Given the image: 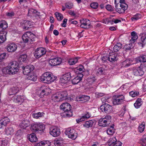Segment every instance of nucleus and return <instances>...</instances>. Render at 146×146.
<instances>
[{"instance_id":"53","label":"nucleus","mask_w":146,"mask_h":146,"mask_svg":"<svg viewBox=\"0 0 146 146\" xmlns=\"http://www.w3.org/2000/svg\"><path fill=\"white\" fill-rule=\"evenodd\" d=\"M129 95L132 97H135L139 94V92H129Z\"/></svg>"},{"instance_id":"32","label":"nucleus","mask_w":146,"mask_h":146,"mask_svg":"<svg viewBox=\"0 0 146 146\" xmlns=\"http://www.w3.org/2000/svg\"><path fill=\"white\" fill-rule=\"evenodd\" d=\"M131 61H132V60H131L129 59H126L122 62L123 66L124 67L129 66L131 64Z\"/></svg>"},{"instance_id":"57","label":"nucleus","mask_w":146,"mask_h":146,"mask_svg":"<svg viewBox=\"0 0 146 146\" xmlns=\"http://www.w3.org/2000/svg\"><path fill=\"white\" fill-rule=\"evenodd\" d=\"M8 142L7 140H4L2 141L1 146H7L8 144Z\"/></svg>"},{"instance_id":"21","label":"nucleus","mask_w":146,"mask_h":146,"mask_svg":"<svg viewBox=\"0 0 146 146\" xmlns=\"http://www.w3.org/2000/svg\"><path fill=\"white\" fill-rule=\"evenodd\" d=\"M7 27V24L5 21H0V32L3 33Z\"/></svg>"},{"instance_id":"42","label":"nucleus","mask_w":146,"mask_h":146,"mask_svg":"<svg viewBox=\"0 0 146 146\" xmlns=\"http://www.w3.org/2000/svg\"><path fill=\"white\" fill-rule=\"evenodd\" d=\"M96 80L95 77L94 76L90 77L87 79V82L89 84H91L94 82Z\"/></svg>"},{"instance_id":"62","label":"nucleus","mask_w":146,"mask_h":146,"mask_svg":"<svg viewBox=\"0 0 146 146\" xmlns=\"http://www.w3.org/2000/svg\"><path fill=\"white\" fill-rule=\"evenodd\" d=\"M6 56V53H3L0 54V60H3L5 59Z\"/></svg>"},{"instance_id":"31","label":"nucleus","mask_w":146,"mask_h":146,"mask_svg":"<svg viewBox=\"0 0 146 146\" xmlns=\"http://www.w3.org/2000/svg\"><path fill=\"white\" fill-rule=\"evenodd\" d=\"M142 104V102L141 98H138L134 104V105L135 107L136 108H138Z\"/></svg>"},{"instance_id":"39","label":"nucleus","mask_w":146,"mask_h":146,"mask_svg":"<svg viewBox=\"0 0 146 146\" xmlns=\"http://www.w3.org/2000/svg\"><path fill=\"white\" fill-rule=\"evenodd\" d=\"M44 113L43 112H38L36 113H33L32 114L33 117L37 119L40 117L43 116Z\"/></svg>"},{"instance_id":"55","label":"nucleus","mask_w":146,"mask_h":146,"mask_svg":"<svg viewBox=\"0 0 146 146\" xmlns=\"http://www.w3.org/2000/svg\"><path fill=\"white\" fill-rule=\"evenodd\" d=\"M140 143L142 146H146V138H142L140 141Z\"/></svg>"},{"instance_id":"30","label":"nucleus","mask_w":146,"mask_h":146,"mask_svg":"<svg viewBox=\"0 0 146 146\" xmlns=\"http://www.w3.org/2000/svg\"><path fill=\"white\" fill-rule=\"evenodd\" d=\"M122 48V44L120 43H117L113 47V50L115 52H117Z\"/></svg>"},{"instance_id":"47","label":"nucleus","mask_w":146,"mask_h":146,"mask_svg":"<svg viewBox=\"0 0 146 146\" xmlns=\"http://www.w3.org/2000/svg\"><path fill=\"white\" fill-rule=\"evenodd\" d=\"M45 129V127L43 124H38V131H43Z\"/></svg>"},{"instance_id":"52","label":"nucleus","mask_w":146,"mask_h":146,"mask_svg":"<svg viewBox=\"0 0 146 146\" xmlns=\"http://www.w3.org/2000/svg\"><path fill=\"white\" fill-rule=\"evenodd\" d=\"M90 7L94 9H96L98 7V4L97 2H93L90 4Z\"/></svg>"},{"instance_id":"13","label":"nucleus","mask_w":146,"mask_h":146,"mask_svg":"<svg viewBox=\"0 0 146 146\" xmlns=\"http://www.w3.org/2000/svg\"><path fill=\"white\" fill-rule=\"evenodd\" d=\"M91 117L90 114L88 112L86 111L82 115L81 117L76 119L77 123H79L82 121H84L89 118Z\"/></svg>"},{"instance_id":"45","label":"nucleus","mask_w":146,"mask_h":146,"mask_svg":"<svg viewBox=\"0 0 146 146\" xmlns=\"http://www.w3.org/2000/svg\"><path fill=\"white\" fill-rule=\"evenodd\" d=\"M145 123L143 122L139 127V130L140 133L142 132L145 129Z\"/></svg>"},{"instance_id":"61","label":"nucleus","mask_w":146,"mask_h":146,"mask_svg":"<svg viewBox=\"0 0 146 146\" xmlns=\"http://www.w3.org/2000/svg\"><path fill=\"white\" fill-rule=\"evenodd\" d=\"M106 9L109 11H113V9L111 6L110 5H107L106 7Z\"/></svg>"},{"instance_id":"48","label":"nucleus","mask_w":146,"mask_h":146,"mask_svg":"<svg viewBox=\"0 0 146 146\" xmlns=\"http://www.w3.org/2000/svg\"><path fill=\"white\" fill-rule=\"evenodd\" d=\"M27 56L26 54H23L21 55L19 58V60L21 62L25 61L26 60Z\"/></svg>"},{"instance_id":"38","label":"nucleus","mask_w":146,"mask_h":146,"mask_svg":"<svg viewBox=\"0 0 146 146\" xmlns=\"http://www.w3.org/2000/svg\"><path fill=\"white\" fill-rule=\"evenodd\" d=\"M117 142V141L115 137L110 138L108 141L109 146H113V144H115Z\"/></svg>"},{"instance_id":"56","label":"nucleus","mask_w":146,"mask_h":146,"mask_svg":"<svg viewBox=\"0 0 146 146\" xmlns=\"http://www.w3.org/2000/svg\"><path fill=\"white\" fill-rule=\"evenodd\" d=\"M95 94L96 98H100L104 95L103 93L99 92H96Z\"/></svg>"},{"instance_id":"43","label":"nucleus","mask_w":146,"mask_h":146,"mask_svg":"<svg viewBox=\"0 0 146 146\" xmlns=\"http://www.w3.org/2000/svg\"><path fill=\"white\" fill-rule=\"evenodd\" d=\"M132 45L131 44H126L124 46L123 49L124 50L126 51L130 50L132 48Z\"/></svg>"},{"instance_id":"4","label":"nucleus","mask_w":146,"mask_h":146,"mask_svg":"<svg viewBox=\"0 0 146 146\" xmlns=\"http://www.w3.org/2000/svg\"><path fill=\"white\" fill-rule=\"evenodd\" d=\"M61 109L64 112V115L67 117H70L72 115L71 110V106L68 103H65L61 104L60 106Z\"/></svg>"},{"instance_id":"40","label":"nucleus","mask_w":146,"mask_h":146,"mask_svg":"<svg viewBox=\"0 0 146 146\" xmlns=\"http://www.w3.org/2000/svg\"><path fill=\"white\" fill-rule=\"evenodd\" d=\"M129 84L128 83L125 84L121 87L119 88V90H124L126 91L128 90L129 88Z\"/></svg>"},{"instance_id":"25","label":"nucleus","mask_w":146,"mask_h":146,"mask_svg":"<svg viewBox=\"0 0 146 146\" xmlns=\"http://www.w3.org/2000/svg\"><path fill=\"white\" fill-rule=\"evenodd\" d=\"M114 125L110 126L107 130V133L109 135H113L115 132V129L114 128Z\"/></svg>"},{"instance_id":"26","label":"nucleus","mask_w":146,"mask_h":146,"mask_svg":"<svg viewBox=\"0 0 146 146\" xmlns=\"http://www.w3.org/2000/svg\"><path fill=\"white\" fill-rule=\"evenodd\" d=\"M29 139L31 142H36L37 140V137L34 133L31 134L29 137Z\"/></svg>"},{"instance_id":"5","label":"nucleus","mask_w":146,"mask_h":146,"mask_svg":"<svg viewBox=\"0 0 146 146\" xmlns=\"http://www.w3.org/2000/svg\"><path fill=\"white\" fill-rule=\"evenodd\" d=\"M111 121V116L108 115L103 118L100 119L98 121V125L99 126L106 127L108 126L110 123Z\"/></svg>"},{"instance_id":"11","label":"nucleus","mask_w":146,"mask_h":146,"mask_svg":"<svg viewBox=\"0 0 146 146\" xmlns=\"http://www.w3.org/2000/svg\"><path fill=\"white\" fill-rule=\"evenodd\" d=\"M67 96V92H57L56 95H54L53 97L59 99V101L66 99Z\"/></svg>"},{"instance_id":"28","label":"nucleus","mask_w":146,"mask_h":146,"mask_svg":"<svg viewBox=\"0 0 146 146\" xmlns=\"http://www.w3.org/2000/svg\"><path fill=\"white\" fill-rule=\"evenodd\" d=\"M5 131L7 135H11L13 133L14 129L12 127H7L5 129Z\"/></svg>"},{"instance_id":"7","label":"nucleus","mask_w":146,"mask_h":146,"mask_svg":"<svg viewBox=\"0 0 146 146\" xmlns=\"http://www.w3.org/2000/svg\"><path fill=\"white\" fill-rule=\"evenodd\" d=\"M125 98L122 95H116L113 97V104L115 105L121 104L124 101Z\"/></svg>"},{"instance_id":"12","label":"nucleus","mask_w":146,"mask_h":146,"mask_svg":"<svg viewBox=\"0 0 146 146\" xmlns=\"http://www.w3.org/2000/svg\"><path fill=\"white\" fill-rule=\"evenodd\" d=\"M81 27L84 28L88 29L90 27L91 23L90 20L88 19H82L80 20Z\"/></svg>"},{"instance_id":"64","label":"nucleus","mask_w":146,"mask_h":146,"mask_svg":"<svg viewBox=\"0 0 146 146\" xmlns=\"http://www.w3.org/2000/svg\"><path fill=\"white\" fill-rule=\"evenodd\" d=\"M121 142L118 141L115 144H113V146H121Z\"/></svg>"},{"instance_id":"2","label":"nucleus","mask_w":146,"mask_h":146,"mask_svg":"<svg viewBox=\"0 0 146 146\" xmlns=\"http://www.w3.org/2000/svg\"><path fill=\"white\" fill-rule=\"evenodd\" d=\"M116 11L119 14L124 13L128 8V5L124 0H114Z\"/></svg>"},{"instance_id":"17","label":"nucleus","mask_w":146,"mask_h":146,"mask_svg":"<svg viewBox=\"0 0 146 146\" xmlns=\"http://www.w3.org/2000/svg\"><path fill=\"white\" fill-rule=\"evenodd\" d=\"M50 133L54 137L58 136L60 133V129L56 127L52 128L50 129Z\"/></svg>"},{"instance_id":"44","label":"nucleus","mask_w":146,"mask_h":146,"mask_svg":"<svg viewBox=\"0 0 146 146\" xmlns=\"http://www.w3.org/2000/svg\"><path fill=\"white\" fill-rule=\"evenodd\" d=\"M55 14L58 20L59 21H61L63 18V15L59 13L56 12L55 13Z\"/></svg>"},{"instance_id":"20","label":"nucleus","mask_w":146,"mask_h":146,"mask_svg":"<svg viewBox=\"0 0 146 146\" xmlns=\"http://www.w3.org/2000/svg\"><path fill=\"white\" fill-rule=\"evenodd\" d=\"M118 56L117 54H114L113 52L109 53L108 56L109 61L110 62H114L118 59Z\"/></svg>"},{"instance_id":"9","label":"nucleus","mask_w":146,"mask_h":146,"mask_svg":"<svg viewBox=\"0 0 146 146\" xmlns=\"http://www.w3.org/2000/svg\"><path fill=\"white\" fill-rule=\"evenodd\" d=\"M100 109L102 111L106 113H110L112 111V106L106 103L104 104L101 106Z\"/></svg>"},{"instance_id":"3","label":"nucleus","mask_w":146,"mask_h":146,"mask_svg":"<svg viewBox=\"0 0 146 146\" xmlns=\"http://www.w3.org/2000/svg\"><path fill=\"white\" fill-rule=\"evenodd\" d=\"M56 78V77L53 75L51 73L46 72L41 76V80L44 83L50 84L54 82Z\"/></svg>"},{"instance_id":"23","label":"nucleus","mask_w":146,"mask_h":146,"mask_svg":"<svg viewBox=\"0 0 146 146\" xmlns=\"http://www.w3.org/2000/svg\"><path fill=\"white\" fill-rule=\"evenodd\" d=\"M29 125V122L27 119L23 120L19 125L20 127L23 129H25Z\"/></svg>"},{"instance_id":"37","label":"nucleus","mask_w":146,"mask_h":146,"mask_svg":"<svg viewBox=\"0 0 146 146\" xmlns=\"http://www.w3.org/2000/svg\"><path fill=\"white\" fill-rule=\"evenodd\" d=\"M30 129L33 132L38 131V124L35 123L32 124L31 125Z\"/></svg>"},{"instance_id":"19","label":"nucleus","mask_w":146,"mask_h":146,"mask_svg":"<svg viewBox=\"0 0 146 146\" xmlns=\"http://www.w3.org/2000/svg\"><path fill=\"white\" fill-rule=\"evenodd\" d=\"M10 120L7 117L0 119V128L6 126L10 122Z\"/></svg>"},{"instance_id":"22","label":"nucleus","mask_w":146,"mask_h":146,"mask_svg":"<svg viewBox=\"0 0 146 146\" xmlns=\"http://www.w3.org/2000/svg\"><path fill=\"white\" fill-rule=\"evenodd\" d=\"M94 121H95L94 120L86 121L83 124V126L84 127L86 128H91L92 127Z\"/></svg>"},{"instance_id":"46","label":"nucleus","mask_w":146,"mask_h":146,"mask_svg":"<svg viewBox=\"0 0 146 146\" xmlns=\"http://www.w3.org/2000/svg\"><path fill=\"white\" fill-rule=\"evenodd\" d=\"M63 143L62 141L60 140H57L54 142V144L55 146H60Z\"/></svg>"},{"instance_id":"58","label":"nucleus","mask_w":146,"mask_h":146,"mask_svg":"<svg viewBox=\"0 0 146 146\" xmlns=\"http://www.w3.org/2000/svg\"><path fill=\"white\" fill-rule=\"evenodd\" d=\"M140 67L142 68L144 70H146V61L142 62Z\"/></svg>"},{"instance_id":"14","label":"nucleus","mask_w":146,"mask_h":146,"mask_svg":"<svg viewBox=\"0 0 146 146\" xmlns=\"http://www.w3.org/2000/svg\"><path fill=\"white\" fill-rule=\"evenodd\" d=\"M62 61L61 58H56L50 59L49 60V63L52 66H55L60 64Z\"/></svg>"},{"instance_id":"34","label":"nucleus","mask_w":146,"mask_h":146,"mask_svg":"<svg viewBox=\"0 0 146 146\" xmlns=\"http://www.w3.org/2000/svg\"><path fill=\"white\" fill-rule=\"evenodd\" d=\"M78 60V57L71 58L69 60L68 63L70 65H72L75 64L77 62Z\"/></svg>"},{"instance_id":"36","label":"nucleus","mask_w":146,"mask_h":146,"mask_svg":"<svg viewBox=\"0 0 146 146\" xmlns=\"http://www.w3.org/2000/svg\"><path fill=\"white\" fill-rule=\"evenodd\" d=\"M81 80V77L77 76L72 80V83L74 84H78Z\"/></svg>"},{"instance_id":"15","label":"nucleus","mask_w":146,"mask_h":146,"mask_svg":"<svg viewBox=\"0 0 146 146\" xmlns=\"http://www.w3.org/2000/svg\"><path fill=\"white\" fill-rule=\"evenodd\" d=\"M34 68V66L30 64L25 66L23 69V72L24 75H28L31 73Z\"/></svg>"},{"instance_id":"8","label":"nucleus","mask_w":146,"mask_h":146,"mask_svg":"<svg viewBox=\"0 0 146 146\" xmlns=\"http://www.w3.org/2000/svg\"><path fill=\"white\" fill-rule=\"evenodd\" d=\"M65 133L66 135L68 136L69 138L72 139H76L77 136V133L76 132L74 129L70 128H68L66 129Z\"/></svg>"},{"instance_id":"1","label":"nucleus","mask_w":146,"mask_h":146,"mask_svg":"<svg viewBox=\"0 0 146 146\" xmlns=\"http://www.w3.org/2000/svg\"><path fill=\"white\" fill-rule=\"evenodd\" d=\"M19 68L18 63L16 61H13L10 62L8 66L3 68L2 71L5 75L7 74L12 75L17 72Z\"/></svg>"},{"instance_id":"16","label":"nucleus","mask_w":146,"mask_h":146,"mask_svg":"<svg viewBox=\"0 0 146 146\" xmlns=\"http://www.w3.org/2000/svg\"><path fill=\"white\" fill-rule=\"evenodd\" d=\"M133 71L134 74L136 76H141L144 73V70L140 66L138 68H133Z\"/></svg>"},{"instance_id":"41","label":"nucleus","mask_w":146,"mask_h":146,"mask_svg":"<svg viewBox=\"0 0 146 146\" xmlns=\"http://www.w3.org/2000/svg\"><path fill=\"white\" fill-rule=\"evenodd\" d=\"M141 15L140 14H137L131 17V19L132 21H134L139 19L141 18Z\"/></svg>"},{"instance_id":"27","label":"nucleus","mask_w":146,"mask_h":146,"mask_svg":"<svg viewBox=\"0 0 146 146\" xmlns=\"http://www.w3.org/2000/svg\"><path fill=\"white\" fill-rule=\"evenodd\" d=\"M7 34L6 31H4L3 33L0 34V44L3 43L6 40V35Z\"/></svg>"},{"instance_id":"49","label":"nucleus","mask_w":146,"mask_h":146,"mask_svg":"<svg viewBox=\"0 0 146 146\" xmlns=\"http://www.w3.org/2000/svg\"><path fill=\"white\" fill-rule=\"evenodd\" d=\"M71 73L70 72H68L65 74L63 76L64 77V79H67L68 81L70 79L71 77Z\"/></svg>"},{"instance_id":"60","label":"nucleus","mask_w":146,"mask_h":146,"mask_svg":"<svg viewBox=\"0 0 146 146\" xmlns=\"http://www.w3.org/2000/svg\"><path fill=\"white\" fill-rule=\"evenodd\" d=\"M67 21V19H64L63 21V23L61 24V26L64 27H66V23Z\"/></svg>"},{"instance_id":"50","label":"nucleus","mask_w":146,"mask_h":146,"mask_svg":"<svg viewBox=\"0 0 146 146\" xmlns=\"http://www.w3.org/2000/svg\"><path fill=\"white\" fill-rule=\"evenodd\" d=\"M146 39V34L145 33H144L143 34L142 36L141 37V39L142 42L141 44H142V47H143V44L144 45L145 44V42H144L145 40Z\"/></svg>"},{"instance_id":"63","label":"nucleus","mask_w":146,"mask_h":146,"mask_svg":"<svg viewBox=\"0 0 146 146\" xmlns=\"http://www.w3.org/2000/svg\"><path fill=\"white\" fill-rule=\"evenodd\" d=\"M102 60L104 62H107V60H109L108 57L106 56H103L101 58Z\"/></svg>"},{"instance_id":"33","label":"nucleus","mask_w":146,"mask_h":146,"mask_svg":"<svg viewBox=\"0 0 146 146\" xmlns=\"http://www.w3.org/2000/svg\"><path fill=\"white\" fill-rule=\"evenodd\" d=\"M28 78L29 80L34 81H35L37 79L36 76L35 75V74L32 72L29 74L28 75Z\"/></svg>"},{"instance_id":"24","label":"nucleus","mask_w":146,"mask_h":146,"mask_svg":"<svg viewBox=\"0 0 146 146\" xmlns=\"http://www.w3.org/2000/svg\"><path fill=\"white\" fill-rule=\"evenodd\" d=\"M90 98V97L89 96L86 95L80 96L77 98L78 101H84V102L88 101Z\"/></svg>"},{"instance_id":"6","label":"nucleus","mask_w":146,"mask_h":146,"mask_svg":"<svg viewBox=\"0 0 146 146\" xmlns=\"http://www.w3.org/2000/svg\"><path fill=\"white\" fill-rule=\"evenodd\" d=\"M35 35L31 32L29 31L26 32L22 36V38L25 43L28 42L31 43L35 40Z\"/></svg>"},{"instance_id":"18","label":"nucleus","mask_w":146,"mask_h":146,"mask_svg":"<svg viewBox=\"0 0 146 146\" xmlns=\"http://www.w3.org/2000/svg\"><path fill=\"white\" fill-rule=\"evenodd\" d=\"M17 48V45L14 43L8 44L7 46V50L9 52H15Z\"/></svg>"},{"instance_id":"51","label":"nucleus","mask_w":146,"mask_h":146,"mask_svg":"<svg viewBox=\"0 0 146 146\" xmlns=\"http://www.w3.org/2000/svg\"><path fill=\"white\" fill-rule=\"evenodd\" d=\"M65 6L66 8L70 9L72 8L73 4L72 3L68 2L65 3Z\"/></svg>"},{"instance_id":"29","label":"nucleus","mask_w":146,"mask_h":146,"mask_svg":"<svg viewBox=\"0 0 146 146\" xmlns=\"http://www.w3.org/2000/svg\"><path fill=\"white\" fill-rule=\"evenodd\" d=\"M136 59L137 62H143L146 61V55H141L140 56L137 57Z\"/></svg>"},{"instance_id":"54","label":"nucleus","mask_w":146,"mask_h":146,"mask_svg":"<svg viewBox=\"0 0 146 146\" xmlns=\"http://www.w3.org/2000/svg\"><path fill=\"white\" fill-rule=\"evenodd\" d=\"M47 142V141H41L35 144L36 146H43Z\"/></svg>"},{"instance_id":"10","label":"nucleus","mask_w":146,"mask_h":146,"mask_svg":"<svg viewBox=\"0 0 146 146\" xmlns=\"http://www.w3.org/2000/svg\"><path fill=\"white\" fill-rule=\"evenodd\" d=\"M46 51L44 48L40 47L36 48L34 53L35 57L36 58H39L45 54Z\"/></svg>"},{"instance_id":"35","label":"nucleus","mask_w":146,"mask_h":146,"mask_svg":"<svg viewBox=\"0 0 146 146\" xmlns=\"http://www.w3.org/2000/svg\"><path fill=\"white\" fill-rule=\"evenodd\" d=\"M23 98V97L20 96H18L15 98L14 100L15 102L20 103L21 104L24 101V100Z\"/></svg>"},{"instance_id":"59","label":"nucleus","mask_w":146,"mask_h":146,"mask_svg":"<svg viewBox=\"0 0 146 146\" xmlns=\"http://www.w3.org/2000/svg\"><path fill=\"white\" fill-rule=\"evenodd\" d=\"M138 38V36H132L131 39L130 40V41L131 42L133 43Z\"/></svg>"}]
</instances>
